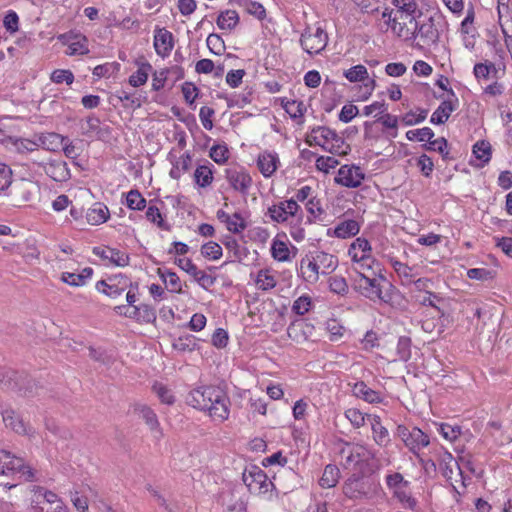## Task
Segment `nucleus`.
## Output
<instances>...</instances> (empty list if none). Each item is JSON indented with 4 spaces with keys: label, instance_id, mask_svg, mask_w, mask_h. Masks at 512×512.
<instances>
[{
    "label": "nucleus",
    "instance_id": "obj_52",
    "mask_svg": "<svg viewBox=\"0 0 512 512\" xmlns=\"http://www.w3.org/2000/svg\"><path fill=\"white\" fill-rule=\"evenodd\" d=\"M206 44L208 49L215 55H221L225 50V43L218 34L211 33L207 37Z\"/></svg>",
    "mask_w": 512,
    "mask_h": 512
},
{
    "label": "nucleus",
    "instance_id": "obj_14",
    "mask_svg": "<svg viewBox=\"0 0 512 512\" xmlns=\"http://www.w3.org/2000/svg\"><path fill=\"white\" fill-rule=\"evenodd\" d=\"M226 179L233 189L247 194L252 185L251 176L242 167H234L226 169Z\"/></svg>",
    "mask_w": 512,
    "mask_h": 512
},
{
    "label": "nucleus",
    "instance_id": "obj_30",
    "mask_svg": "<svg viewBox=\"0 0 512 512\" xmlns=\"http://www.w3.org/2000/svg\"><path fill=\"white\" fill-rule=\"evenodd\" d=\"M135 411L138 412L140 417L149 426L151 431H157L160 435H162L157 415L150 407L139 404L135 407Z\"/></svg>",
    "mask_w": 512,
    "mask_h": 512
},
{
    "label": "nucleus",
    "instance_id": "obj_50",
    "mask_svg": "<svg viewBox=\"0 0 512 512\" xmlns=\"http://www.w3.org/2000/svg\"><path fill=\"white\" fill-rule=\"evenodd\" d=\"M408 140H417L419 142L430 141L434 137V132L429 127H424L406 132Z\"/></svg>",
    "mask_w": 512,
    "mask_h": 512
},
{
    "label": "nucleus",
    "instance_id": "obj_19",
    "mask_svg": "<svg viewBox=\"0 0 512 512\" xmlns=\"http://www.w3.org/2000/svg\"><path fill=\"white\" fill-rule=\"evenodd\" d=\"M38 149L43 148L47 151H58L65 141V138L55 132L40 133L34 135Z\"/></svg>",
    "mask_w": 512,
    "mask_h": 512
},
{
    "label": "nucleus",
    "instance_id": "obj_58",
    "mask_svg": "<svg viewBox=\"0 0 512 512\" xmlns=\"http://www.w3.org/2000/svg\"><path fill=\"white\" fill-rule=\"evenodd\" d=\"M146 218L152 222V223H155L157 224L158 227L164 229V230H169L170 227L169 225H167L163 218H162V215L159 211V209L154 206V205H150L146 211Z\"/></svg>",
    "mask_w": 512,
    "mask_h": 512
},
{
    "label": "nucleus",
    "instance_id": "obj_4",
    "mask_svg": "<svg viewBox=\"0 0 512 512\" xmlns=\"http://www.w3.org/2000/svg\"><path fill=\"white\" fill-rule=\"evenodd\" d=\"M0 474H19L26 481H36L35 473L31 467L25 465L22 458L12 455L9 451L0 450Z\"/></svg>",
    "mask_w": 512,
    "mask_h": 512
},
{
    "label": "nucleus",
    "instance_id": "obj_12",
    "mask_svg": "<svg viewBox=\"0 0 512 512\" xmlns=\"http://www.w3.org/2000/svg\"><path fill=\"white\" fill-rule=\"evenodd\" d=\"M57 39L68 47L67 55H84L89 52L87 38L72 31L58 35Z\"/></svg>",
    "mask_w": 512,
    "mask_h": 512
},
{
    "label": "nucleus",
    "instance_id": "obj_33",
    "mask_svg": "<svg viewBox=\"0 0 512 512\" xmlns=\"http://www.w3.org/2000/svg\"><path fill=\"white\" fill-rule=\"evenodd\" d=\"M213 165L208 163L205 165H199L194 172V180L195 183L201 187L205 188L211 185L213 181Z\"/></svg>",
    "mask_w": 512,
    "mask_h": 512
},
{
    "label": "nucleus",
    "instance_id": "obj_8",
    "mask_svg": "<svg viewBox=\"0 0 512 512\" xmlns=\"http://www.w3.org/2000/svg\"><path fill=\"white\" fill-rule=\"evenodd\" d=\"M242 480L249 491L255 494H266L274 487L266 473L256 465H251L244 470Z\"/></svg>",
    "mask_w": 512,
    "mask_h": 512
},
{
    "label": "nucleus",
    "instance_id": "obj_41",
    "mask_svg": "<svg viewBox=\"0 0 512 512\" xmlns=\"http://www.w3.org/2000/svg\"><path fill=\"white\" fill-rule=\"evenodd\" d=\"M392 4L398 8L395 12L400 14V18L405 16L410 19L418 12L417 4L414 0H392Z\"/></svg>",
    "mask_w": 512,
    "mask_h": 512
},
{
    "label": "nucleus",
    "instance_id": "obj_43",
    "mask_svg": "<svg viewBox=\"0 0 512 512\" xmlns=\"http://www.w3.org/2000/svg\"><path fill=\"white\" fill-rule=\"evenodd\" d=\"M423 147L429 151H436L441 154L444 160L452 159L449 156L448 142L444 137L437 138L435 140L428 141V144H424Z\"/></svg>",
    "mask_w": 512,
    "mask_h": 512
},
{
    "label": "nucleus",
    "instance_id": "obj_6",
    "mask_svg": "<svg viewBox=\"0 0 512 512\" xmlns=\"http://www.w3.org/2000/svg\"><path fill=\"white\" fill-rule=\"evenodd\" d=\"M0 386L2 389L18 390L25 397L33 396L37 389L34 380L13 370L0 373Z\"/></svg>",
    "mask_w": 512,
    "mask_h": 512
},
{
    "label": "nucleus",
    "instance_id": "obj_38",
    "mask_svg": "<svg viewBox=\"0 0 512 512\" xmlns=\"http://www.w3.org/2000/svg\"><path fill=\"white\" fill-rule=\"evenodd\" d=\"M159 277L170 286V291L173 293H182V285L179 276L167 269L159 268L157 271Z\"/></svg>",
    "mask_w": 512,
    "mask_h": 512
},
{
    "label": "nucleus",
    "instance_id": "obj_61",
    "mask_svg": "<svg viewBox=\"0 0 512 512\" xmlns=\"http://www.w3.org/2000/svg\"><path fill=\"white\" fill-rule=\"evenodd\" d=\"M229 156V150L226 145H214L210 149V157L218 164L224 163Z\"/></svg>",
    "mask_w": 512,
    "mask_h": 512
},
{
    "label": "nucleus",
    "instance_id": "obj_22",
    "mask_svg": "<svg viewBox=\"0 0 512 512\" xmlns=\"http://www.w3.org/2000/svg\"><path fill=\"white\" fill-rule=\"evenodd\" d=\"M359 231V223L356 220L348 219L339 222L333 229V233H331V229H328L327 234L329 236L333 235L337 238L346 239L357 235Z\"/></svg>",
    "mask_w": 512,
    "mask_h": 512
},
{
    "label": "nucleus",
    "instance_id": "obj_24",
    "mask_svg": "<svg viewBox=\"0 0 512 512\" xmlns=\"http://www.w3.org/2000/svg\"><path fill=\"white\" fill-rule=\"evenodd\" d=\"M154 47L158 55H168L173 49L172 33L166 29H159L154 36Z\"/></svg>",
    "mask_w": 512,
    "mask_h": 512
},
{
    "label": "nucleus",
    "instance_id": "obj_2",
    "mask_svg": "<svg viewBox=\"0 0 512 512\" xmlns=\"http://www.w3.org/2000/svg\"><path fill=\"white\" fill-rule=\"evenodd\" d=\"M409 23H414V28L410 29L408 40H418L416 45L419 47L437 45L440 34L447 25L441 14L434 13L430 16H424L421 11L411 17Z\"/></svg>",
    "mask_w": 512,
    "mask_h": 512
},
{
    "label": "nucleus",
    "instance_id": "obj_35",
    "mask_svg": "<svg viewBox=\"0 0 512 512\" xmlns=\"http://www.w3.org/2000/svg\"><path fill=\"white\" fill-rule=\"evenodd\" d=\"M173 167L170 170V177L178 180L183 173L187 172L191 166V156L188 152L181 155L178 159L172 161Z\"/></svg>",
    "mask_w": 512,
    "mask_h": 512
},
{
    "label": "nucleus",
    "instance_id": "obj_26",
    "mask_svg": "<svg viewBox=\"0 0 512 512\" xmlns=\"http://www.w3.org/2000/svg\"><path fill=\"white\" fill-rule=\"evenodd\" d=\"M368 418L371 419V428L373 432V439L374 441L382 447H385L390 442L389 438V432L388 430L382 425L381 419L377 415H368Z\"/></svg>",
    "mask_w": 512,
    "mask_h": 512
},
{
    "label": "nucleus",
    "instance_id": "obj_47",
    "mask_svg": "<svg viewBox=\"0 0 512 512\" xmlns=\"http://www.w3.org/2000/svg\"><path fill=\"white\" fill-rule=\"evenodd\" d=\"M256 285L263 291L270 290L276 286L274 276L270 275L268 270L261 269L256 277Z\"/></svg>",
    "mask_w": 512,
    "mask_h": 512
},
{
    "label": "nucleus",
    "instance_id": "obj_15",
    "mask_svg": "<svg viewBox=\"0 0 512 512\" xmlns=\"http://www.w3.org/2000/svg\"><path fill=\"white\" fill-rule=\"evenodd\" d=\"M371 246L367 239L358 237L348 249V255L361 268H364L363 261L370 258Z\"/></svg>",
    "mask_w": 512,
    "mask_h": 512
},
{
    "label": "nucleus",
    "instance_id": "obj_36",
    "mask_svg": "<svg viewBox=\"0 0 512 512\" xmlns=\"http://www.w3.org/2000/svg\"><path fill=\"white\" fill-rule=\"evenodd\" d=\"M2 417L6 427L11 428L18 434L26 433V426L23 420L13 410L7 409L3 411Z\"/></svg>",
    "mask_w": 512,
    "mask_h": 512
},
{
    "label": "nucleus",
    "instance_id": "obj_5",
    "mask_svg": "<svg viewBox=\"0 0 512 512\" xmlns=\"http://www.w3.org/2000/svg\"><path fill=\"white\" fill-rule=\"evenodd\" d=\"M385 482L393 497L401 502L406 508L413 509L416 500L411 496L410 482L405 480L399 472L387 474Z\"/></svg>",
    "mask_w": 512,
    "mask_h": 512
},
{
    "label": "nucleus",
    "instance_id": "obj_56",
    "mask_svg": "<svg viewBox=\"0 0 512 512\" xmlns=\"http://www.w3.org/2000/svg\"><path fill=\"white\" fill-rule=\"evenodd\" d=\"M153 391L156 393L162 403L172 405L175 402V397L171 391L162 383H155Z\"/></svg>",
    "mask_w": 512,
    "mask_h": 512
},
{
    "label": "nucleus",
    "instance_id": "obj_28",
    "mask_svg": "<svg viewBox=\"0 0 512 512\" xmlns=\"http://www.w3.org/2000/svg\"><path fill=\"white\" fill-rule=\"evenodd\" d=\"M353 394L363 399L368 403H380L382 401L381 395L379 392L368 387L363 381L357 382L353 386Z\"/></svg>",
    "mask_w": 512,
    "mask_h": 512
},
{
    "label": "nucleus",
    "instance_id": "obj_39",
    "mask_svg": "<svg viewBox=\"0 0 512 512\" xmlns=\"http://www.w3.org/2000/svg\"><path fill=\"white\" fill-rule=\"evenodd\" d=\"M151 70L152 66L150 63H141L138 70L129 77V84L133 87L144 85L148 80V75Z\"/></svg>",
    "mask_w": 512,
    "mask_h": 512
},
{
    "label": "nucleus",
    "instance_id": "obj_29",
    "mask_svg": "<svg viewBox=\"0 0 512 512\" xmlns=\"http://www.w3.org/2000/svg\"><path fill=\"white\" fill-rule=\"evenodd\" d=\"M407 20L409 21V18H406L405 16L400 18V14L395 12L393 18L389 19V22L386 25L397 37L408 40L410 28H407Z\"/></svg>",
    "mask_w": 512,
    "mask_h": 512
},
{
    "label": "nucleus",
    "instance_id": "obj_13",
    "mask_svg": "<svg viewBox=\"0 0 512 512\" xmlns=\"http://www.w3.org/2000/svg\"><path fill=\"white\" fill-rule=\"evenodd\" d=\"M363 179L364 173L360 167L343 165L338 170L335 182L348 188H357L361 185Z\"/></svg>",
    "mask_w": 512,
    "mask_h": 512
},
{
    "label": "nucleus",
    "instance_id": "obj_59",
    "mask_svg": "<svg viewBox=\"0 0 512 512\" xmlns=\"http://www.w3.org/2000/svg\"><path fill=\"white\" fill-rule=\"evenodd\" d=\"M51 81L56 84L65 82L67 85H71L74 81V74L70 70L56 69L51 74Z\"/></svg>",
    "mask_w": 512,
    "mask_h": 512
},
{
    "label": "nucleus",
    "instance_id": "obj_32",
    "mask_svg": "<svg viewBox=\"0 0 512 512\" xmlns=\"http://www.w3.org/2000/svg\"><path fill=\"white\" fill-rule=\"evenodd\" d=\"M239 23V15L235 10L220 12L216 19L217 26L222 30H233Z\"/></svg>",
    "mask_w": 512,
    "mask_h": 512
},
{
    "label": "nucleus",
    "instance_id": "obj_37",
    "mask_svg": "<svg viewBox=\"0 0 512 512\" xmlns=\"http://www.w3.org/2000/svg\"><path fill=\"white\" fill-rule=\"evenodd\" d=\"M172 347L181 353L192 352L197 348V339L190 334L179 336L173 340Z\"/></svg>",
    "mask_w": 512,
    "mask_h": 512
},
{
    "label": "nucleus",
    "instance_id": "obj_31",
    "mask_svg": "<svg viewBox=\"0 0 512 512\" xmlns=\"http://www.w3.org/2000/svg\"><path fill=\"white\" fill-rule=\"evenodd\" d=\"M455 110V106L450 100H444L433 112L430 122L433 124H444Z\"/></svg>",
    "mask_w": 512,
    "mask_h": 512
},
{
    "label": "nucleus",
    "instance_id": "obj_63",
    "mask_svg": "<svg viewBox=\"0 0 512 512\" xmlns=\"http://www.w3.org/2000/svg\"><path fill=\"white\" fill-rule=\"evenodd\" d=\"M268 214L273 221L278 223L287 221L289 216L285 207L281 205V202L279 204L270 206L268 208Z\"/></svg>",
    "mask_w": 512,
    "mask_h": 512
},
{
    "label": "nucleus",
    "instance_id": "obj_21",
    "mask_svg": "<svg viewBox=\"0 0 512 512\" xmlns=\"http://www.w3.org/2000/svg\"><path fill=\"white\" fill-rule=\"evenodd\" d=\"M301 275L306 281L316 282L319 279L320 269L318 263L314 260V253L310 252L300 261Z\"/></svg>",
    "mask_w": 512,
    "mask_h": 512
},
{
    "label": "nucleus",
    "instance_id": "obj_23",
    "mask_svg": "<svg viewBox=\"0 0 512 512\" xmlns=\"http://www.w3.org/2000/svg\"><path fill=\"white\" fill-rule=\"evenodd\" d=\"M279 158L276 153L263 152L259 154L257 166L264 177H270L277 169Z\"/></svg>",
    "mask_w": 512,
    "mask_h": 512
},
{
    "label": "nucleus",
    "instance_id": "obj_11",
    "mask_svg": "<svg viewBox=\"0 0 512 512\" xmlns=\"http://www.w3.org/2000/svg\"><path fill=\"white\" fill-rule=\"evenodd\" d=\"M128 286L134 287L135 289L138 288L137 284L133 285V283L126 277H114L109 278L107 281L100 280L96 283L97 291L105 294L110 298H116L120 296Z\"/></svg>",
    "mask_w": 512,
    "mask_h": 512
},
{
    "label": "nucleus",
    "instance_id": "obj_42",
    "mask_svg": "<svg viewBox=\"0 0 512 512\" xmlns=\"http://www.w3.org/2000/svg\"><path fill=\"white\" fill-rule=\"evenodd\" d=\"M272 257L279 262L290 260V251L287 244L281 240L274 239L271 244Z\"/></svg>",
    "mask_w": 512,
    "mask_h": 512
},
{
    "label": "nucleus",
    "instance_id": "obj_25",
    "mask_svg": "<svg viewBox=\"0 0 512 512\" xmlns=\"http://www.w3.org/2000/svg\"><path fill=\"white\" fill-rule=\"evenodd\" d=\"M110 216L109 209L103 203H94L86 213V220L91 225H99L108 220Z\"/></svg>",
    "mask_w": 512,
    "mask_h": 512
},
{
    "label": "nucleus",
    "instance_id": "obj_49",
    "mask_svg": "<svg viewBox=\"0 0 512 512\" xmlns=\"http://www.w3.org/2000/svg\"><path fill=\"white\" fill-rule=\"evenodd\" d=\"M350 82H360L368 78V71L364 65H356L344 72Z\"/></svg>",
    "mask_w": 512,
    "mask_h": 512
},
{
    "label": "nucleus",
    "instance_id": "obj_44",
    "mask_svg": "<svg viewBox=\"0 0 512 512\" xmlns=\"http://www.w3.org/2000/svg\"><path fill=\"white\" fill-rule=\"evenodd\" d=\"M126 205L131 210L141 211L146 207V200L138 190L133 189L126 195Z\"/></svg>",
    "mask_w": 512,
    "mask_h": 512
},
{
    "label": "nucleus",
    "instance_id": "obj_20",
    "mask_svg": "<svg viewBox=\"0 0 512 512\" xmlns=\"http://www.w3.org/2000/svg\"><path fill=\"white\" fill-rule=\"evenodd\" d=\"M342 454H346V450H342ZM374 458L373 452L363 445H354L347 450V455L345 456V464L346 465H357L360 462H366L370 459Z\"/></svg>",
    "mask_w": 512,
    "mask_h": 512
},
{
    "label": "nucleus",
    "instance_id": "obj_40",
    "mask_svg": "<svg viewBox=\"0 0 512 512\" xmlns=\"http://www.w3.org/2000/svg\"><path fill=\"white\" fill-rule=\"evenodd\" d=\"M473 154L482 162V166L489 163L492 155L491 144L486 140L477 141L473 145Z\"/></svg>",
    "mask_w": 512,
    "mask_h": 512
},
{
    "label": "nucleus",
    "instance_id": "obj_1",
    "mask_svg": "<svg viewBox=\"0 0 512 512\" xmlns=\"http://www.w3.org/2000/svg\"><path fill=\"white\" fill-rule=\"evenodd\" d=\"M188 404L199 410L209 411L211 417L224 421L229 416L230 400L226 393L215 386H205L192 390Z\"/></svg>",
    "mask_w": 512,
    "mask_h": 512
},
{
    "label": "nucleus",
    "instance_id": "obj_18",
    "mask_svg": "<svg viewBox=\"0 0 512 512\" xmlns=\"http://www.w3.org/2000/svg\"><path fill=\"white\" fill-rule=\"evenodd\" d=\"M312 133H319L320 138L323 140L325 144L328 141H332V145L328 148V151L332 154H341V148L344 145V139L339 136L335 130H332L325 126H317L312 128ZM327 150V148L325 149Z\"/></svg>",
    "mask_w": 512,
    "mask_h": 512
},
{
    "label": "nucleus",
    "instance_id": "obj_48",
    "mask_svg": "<svg viewBox=\"0 0 512 512\" xmlns=\"http://www.w3.org/2000/svg\"><path fill=\"white\" fill-rule=\"evenodd\" d=\"M13 146L18 153L26 154L33 153L38 151V147L35 141V137L33 139L26 138H18L13 141Z\"/></svg>",
    "mask_w": 512,
    "mask_h": 512
},
{
    "label": "nucleus",
    "instance_id": "obj_64",
    "mask_svg": "<svg viewBox=\"0 0 512 512\" xmlns=\"http://www.w3.org/2000/svg\"><path fill=\"white\" fill-rule=\"evenodd\" d=\"M345 416L355 428H360L365 424V415L356 408L346 410Z\"/></svg>",
    "mask_w": 512,
    "mask_h": 512
},
{
    "label": "nucleus",
    "instance_id": "obj_10",
    "mask_svg": "<svg viewBox=\"0 0 512 512\" xmlns=\"http://www.w3.org/2000/svg\"><path fill=\"white\" fill-rule=\"evenodd\" d=\"M328 43V35L321 28L317 27L312 31L310 27H306L300 37V45L308 54H318L325 49Z\"/></svg>",
    "mask_w": 512,
    "mask_h": 512
},
{
    "label": "nucleus",
    "instance_id": "obj_7",
    "mask_svg": "<svg viewBox=\"0 0 512 512\" xmlns=\"http://www.w3.org/2000/svg\"><path fill=\"white\" fill-rule=\"evenodd\" d=\"M342 490L350 499H362L374 494L376 485L368 477L353 474L344 482Z\"/></svg>",
    "mask_w": 512,
    "mask_h": 512
},
{
    "label": "nucleus",
    "instance_id": "obj_62",
    "mask_svg": "<svg viewBox=\"0 0 512 512\" xmlns=\"http://www.w3.org/2000/svg\"><path fill=\"white\" fill-rule=\"evenodd\" d=\"M330 290L339 295H345L348 292V285L345 278L334 276L329 279Z\"/></svg>",
    "mask_w": 512,
    "mask_h": 512
},
{
    "label": "nucleus",
    "instance_id": "obj_34",
    "mask_svg": "<svg viewBox=\"0 0 512 512\" xmlns=\"http://www.w3.org/2000/svg\"><path fill=\"white\" fill-rule=\"evenodd\" d=\"M340 478V470L336 465L329 464L325 467L319 484L322 488L335 487Z\"/></svg>",
    "mask_w": 512,
    "mask_h": 512
},
{
    "label": "nucleus",
    "instance_id": "obj_46",
    "mask_svg": "<svg viewBox=\"0 0 512 512\" xmlns=\"http://www.w3.org/2000/svg\"><path fill=\"white\" fill-rule=\"evenodd\" d=\"M390 264L397 273V275L405 281V283H411L413 277V269L405 263H402L394 258H390Z\"/></svg>",
    "mask_w": 512,
    "mask_h": 512
},
{
    "label": "nucleus",
    "instance_id": "obj_60",
    "mask_svg": "<svg viewBox=\"0 0 512 512\" xmlns=\"http://www.w3.org/2000/svg\"><path fill=\"white\" fill-rule=\"evenodd\" d=\"M101 122L98 117L89 116L86 119V127H83V134L88 137L99 135L101 132Z\"/></svg>",
    "mask_w": 512,
    "mask_h": 512
},
{
    "label": "nucleus",
    "instance_id": "obj_55",
    "mask_svg": "<svg viewBox=\"0 0 512 512\" xmlns=\"http://www.w3.org/2000/svg\"><path fill=\"white\" fill-rule=\"evenodd\" d=\"M201 254L205 258L217 260L222 256V248L218 243L210 241L201 247Z\"/></svg>",
    "mask_w": 512,
    "mask_h": 512
},
{
    "label": "nucleus",
    "instance_id": "obj_3",
    "mask_svg": "<svg viewBox=\"0 0 512 512\" xmlns=\"http://www.w3.org/2000/svg\"><path fill=\"white\" fill-rule=\"evenodd\" d=\"M363 268L355 267L358 278L355 279L356 288L362 295L372 301L380 300L381 302L394 305L398 303L400 292L389 282L385 277L381 276L380 279L365 275L362 271Z\"/></svg>",
    "mask_w": 512,
    "mask_h": 512
},
{
    "label": "nucleus",
    "instance_id": "obj_17",
    "mask_svg": "<svg viewBox=\"0 0 512 512\" xmlns=\"http://www.w3.org/2000/svg\"><path fill=\"white\" fill-rule=\"evenodd\" d=\"M39 165H43L44 171L47 176L57 182H63L70 178V171L67 167V163L61 160L50 161L46 164L37 162Z\"/></svg>",
    "mask_w": 512,
    "mask_h": 512
},
{
    "label": "nucleus",
    "instance_id": "obj_16",
    "mask_svg": "<svg viewBox=\"0 0 512 512\" xmlns=\"http://www.w3.org/2000/svg\"><path fill=\"white\" fill-rule=\"evenodd\" d=\"M93 254L102 258L103 260H108L111 264L116 266L124 267L129 264L128 254L114 248L94 247Z\"/></svg>",
    "mask_w": 512,
    "mask_h": 512
},
{
    "label": "nucleus",
    "instance_id": "obj_9",
    "mask_svg": "<svg viewBox=\"0 0 512 512\" xmlns=\"http://www.w3.org/2000/svg\"><path fill=\"white\" fill-rule=\"evenodd\" d=\"M397 435L404 442L405 446L416 456H419V451L427 447L430 443V438L418 427L409 429L404 425L397 427Z\"/></svg>",
    "mask_w": 512,
    "mask_h": 512
},
{
    "label": "nucleus",
    "instance_id": "obj_51",
    "mask_svg": "<svg viewBox=\"0 0 512 512\" xmlns=\"http://www.w3.org/2000/svg\"><path fill=\"white\" fill-rule=\"evenodd\" d=\"M116 97L123 102V106L129 109H138L141 107L142 103L139 97H136L135 94H130L124 90L118 91Z\"/></svg>",
    "mask_w": 512,
    "mask_h": 512
},
{
    "label": "nucleus",
    "instance_id": "obj_57",
    "mask_svg": "<svg viewBox=\"0 0 512 512\" xmlns=\"http://www.w3.org/2000/svg\"><path fill=\"white\" fill-rule=\"evenodd\" d=\"M227 228L232 233H240L246 228V224L239 213H234L232 216H227Z\"/></svg>",
    "mask_w": 512,
    "mask_h": 512
},
{
    "label": "nucleus",
    "instance_id": "obj_53",
    "mask_svg": "<svg viewBox=\"0 0 512 512\" xmlns=\"http://www.w3.org/2000/svg\"><path fill=\"white\" fill-rule=\"evenodd\" d=\"M396 350L400 360L408 361L411 357V339L407 336L399 337Z\"/></svg>",
    "mask_w": 512,
    "mask_h": 512
},
{
    "label": "nucleus",
    "instance_id": "obj_45",
    "mask_svg": "<svg viewBox=\"0 0 512 512\" xmlns=\"http://www.w3.org/2000/svg\"><path fill=\"white\" fill-rule=\"evenodd\" d=\"M234 3L245 7L250 14L255 15L258 19H263L265 16V8L258 2L250 0H230V4Z\"/></svg>",
    "mask_w": 512,
    "mask_h": 512
},
{
    "label": "nucleus",
    "instance_id": "obj_27",
    "mask_svg": "<svg viewBox=\"0 0 512 512\" xmlns=\"http://www.w3.org/2000/svg\"><path fill=\"white\" fill-rule=\"evenodd\" d=\"M313 253L314 260L318 263L322 274H329L337 268L338 259L336 256L324 251H315Z\"/></svg>",
    "mask_w": 512,
    "mask_h": 512
},
{
    "label": "nucleus",
    "instance_id": "obj_54",
    "mask_svg": "<svg viewBox=\"0 0 512 512\" xmlns=\"http://www.w3.org/2000/svg\"><path fill=\"white\" fill-rule=\"evenodd\" d=\"M136 312H138V320L142 322L153 323L156 321V311L148 304H141L137 306Z\"/></svg>",
    "mask_w": 512,
    "mask_h": 512
}]
</instances>
